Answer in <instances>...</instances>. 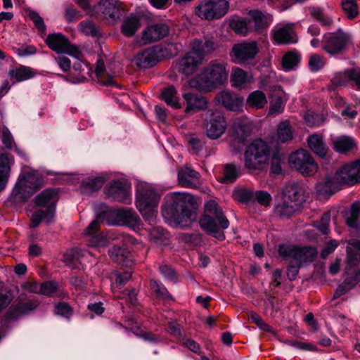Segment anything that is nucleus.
<instances>
[{"label":"nucleus","mask_w":360,"mask_h":360,"mask_svg":"<svg viewBox=\"0 0 360 360\" xmlns=\"http://www.w3.org/2000/svg\"><path fill=\"white\" fill-rule=\"evenodd\" d=\"M162 214L186 226L196 219L198 204L192 195L186 192L168 193L164 198Z\"/></svg>","instance_id":"obj_1"},{"label":"nucleus","mask_w":360,"mask_h":360,"mask_svg":"<svg viewBox=\"0 0 360 360\" xmlns=\"http://www.w3.org/2000/svg\"><path fill=\"white\" fill-rule=\"evenodd\" d=\"M227 65L221 60H212L200 74L189 81L188 85L205 91H210L223 85L228 80Z\"/></svg>","instance_id":"obj_2"},{"label":"nucleus","mask_w":360,"mask_h":360,"mask_svg":"<svg viewBox=\"0 0 360 360\" xmlns=\"http://www.w3.org/2000/svg\"><path fill=\"white\" fill-rule=\"evenodd\" d=\"M278 252L289 263L287 275L290 281L296 278L301 266L312 262L317 254L316 249L313 247H299L287 244L280 245Z\"/></svg>","instance_id":"obj_3"},{"label":"nucleus","mask_w":360,"mask_h":360,"mask_svg":"<svg viewBox=\"0 0 360 360\" xmlns=\"http://www.w3.org/2000/svg\"><path fill=\"white\" fill-rule=\"evenodd\" d=\"M201 229L207 234L219 240L225 239L223 230L229 226V221L224 215L221 208L214 200L205 203L204 214L199 221Z\"/></svg>","instance_id":"obj_4"},{"label":"nucleus","mask_w":360,"mask_h":360,"mask_svg":"<svg viewBox=\"0 0 360 360\" xmlns=\"http://www.w3.org/2000/svg\"><path fill=\"white\" fill-rule=\"evenodd\" d=\"M160 195L146 182H139L136 186V205L143 219L149 224L155 222L158 213Z\"/></svg>","instance_id":"obj_5"},{"label":"nucleus","mask_w":360,"mask_h":360,"mask_svg":"<svg viewBox=\"0 0 360 360\" xmlns=\"http://www.w3.org/2000/svg\"><path fill=\"white\" fill-rule=\"evenodd\" d=\"M58 193L55 189L47 188L38 194L34 202L41 208L32 216V226L37 227L41 221L50 223L55 215Z\"/></svg>","instance_id":"obj_6"},{"label":"nucleus","mask_w":360,"mask_h":360,"mask_svg":"<svg viewBox=\"0 0 360 360\" xmlns=\"http://www.w3.org/2000/svg\"><path fill=\"white\" fill-rule=\"evenodd\" d=\"M269 155V148L262 139H256L249 144L245 151V167L248 169H260Z\"/></svg>","instance_id":"obj_7"},{"label":"nucleus","mask_w":360,"mask_h":360,"mask_svg":"<svg viewBox=\"0 0 360 360\" xmlns=\"http://www.w3.org/2000/svg\"><path fill=\"white\" fill-rule=\"evenodd\" d=\"M98 218L110 225L122 224L130 228H138L141 219L134 211L131 209H109L98 214Z\"/></svg>","instance_id":"obj_8"},{"label":"nucleus","mask_w":360,"mask_h":360,"mask_svg":"<svg viewBox=\"0 0 360 360\" xmlns=\"http://www.w3.org/2000/svg\"><path fill=\"white\" fill-rule=\"evenodd\" d=\"M229 8L226 0H203L195 8V13L201 19L212 20L224 16Z\"/></svg>","instance_id":"obj_9"},{"label":"nucleus","mask_w":360,"mask_h":360,"mask_svg":"<svg viewBox=\"0 0 360 360\" xmlns=\"http://www.w3.org/2000/svg\"><path fill=\"white\" fill-rule=\"evenodd\" d=\"M351 41L349 33L338 29L337 32L326 33L323 36V49L330 55L343 52Z\"/></svg>","instance_id":"obj_10"},{"label":"nucleus","mask_w":360,"mask_h":360,"mask_svg":"<svg viewBox=\"0 0 360 360\" xmlns=\"http://www.w3.org/2000/svg\"><path fill=\"white\" fill-rule=\"evenodd\" d=\"M289 163L304 176H312L318 170L313 157L303 149L292 153L289 157Z\"/></svg>","instance_id":"obj_11"},{"label":"nucleus","mask_w":360,"mask_h":360,"mask_svg":"<svg viewBox=\"0 0 360 360\" xmlns=\"http://www.w3.org/2000/svg\"><path fill=\"white\" fill-rule=\"evenodd\" d=\"M39 186V181L34 175L25 174L19 177L12 191V195L15 200L26 201Z\"/></svg>","instance_id":"obj_12"},{"label":"nucleus","mask_w":360,"mask_h":360,"mask_svg":"<svg viewBox=\"0 0 360 360\" xmlns=\"http://www.w3.org/2000/svg\"><path fill=\"white\" fill-rule=\"evenodd\" d=\"M38 304L37 300L27 298L25 295H20L13 301L6 311V320L9 321H16L22 316L33 311Z\"/></svg>","instance_id":"obj_13"},{"label":"nucleus","mask_w":360,"mask_h":360,"mask_svg":"<svg viewBox=\"0 0 360 360\" xmlns=\"http://www.w3.org/2000/svg\"><path fill=\"white\" fill-rule=\"evenodd\" d=\"M259 51V49L255 41H243L232 46L231 56L234 62L244 63L254 59Z\"/></svg>","instance_id":"obj_14"},{"label":"nucleus","mask_w":360,"mask_h":360,"mask_svg":"<svg viewBox=\"0 0 360 360\" xmlns=\"http://www.w3.org/2000/svg\"><path fill=\"white\" fill-rule=\"evenodd\" d=\"M107 196L115 201L129 204L131 198V184L126 179L113 180L105 188Z\"/></svg>","instance_id":"obj_15"},{"label":"nucleus","mask_w":360,"mask_h":360,"mask_svg":"<svg viewBox=\"0 0 360 360\" xmlns=\"http://www.w3.org/2000/svg\"><path fill=\"white\" fill-rule=\"evenodd\" d=\"M46 43L51 50L58 53H68L76 58H79L81 55L78 49L72 45L61 34H49L46 39Z\"/></svg>","instance_id":"obj_16"},{"label":"nucleus","mask_w":360,"mask_h":360,"mask_svg":"<svg viewBox=\"0 0 360 360\" xmlns=\"http://www.w3.org/2000/svg\"><path fill=\"white\" fill-rule=\"evenodd\" d=\"M202 54L191 50L185 54L178 62V70L186 76L193 74L198 68L202 63Z\"/></svg>","instance_id":"obj_17"},{"label":"nucleus","mask_w":360,"mask_h":360,"mask_svg":"<svg viewBox=\"0 0 360 360\" xmlns=\"http://www.w3.org/2000/svg\"><path fill=\"white\" fill-rule=\"evenodd\" d=\"M226 122L220 112H212L206 122V133L209 138L217 139L226 131Z\"/></svg>","instance_id":"obj_18"},{"label":"nucleus","mask_w":360,"mask_h":360,"mask_svg":"<svg viewBox=\"0 0 360 360\" xmlns=\"http://www.w3.org/2000/svg\"><path fill=\"white\" fill-rule=\"evenodd\" d=\"M96 9L112 22L121 18L124 11L122 3L117 0H101Z\"/></svg>","instance_id":"obj_19"},{"label":"nucleus","mask_w":360,"mask_h":360,"mask_svg":"<svg viewBox=\"0 0 360 360\" xmlns=\"http://www.w3.org/2000/svg\"><path fill=\"white\" fill-rule=\"evenodd\" d=\"M102 221L98 215L97 219L94 220L88 227L84 231L83 234L86 237L89 245L94 248H103L108 245V240L106 238L98 233L99 222Z\"/></svg>","instance_id":"obj_20"},{"label":"nucleus","mask_w":360,"mask_h":360,"mask_svg":"<svg viewBox=\"0 0 360 360\" xmlns=\"http://www.w3.org/2000/svg\"><path fill=\"white\" fill-rule=\"evenodd\" d=\"M169 32L168 25L163 22L154 23L148 26L142 32V40L145 44L159 41Z\"/></svg>","instance_id":"obj_21"},{"label":"nucleus","mask_w":360,"mask_h":360,"mask_svg":"<svg viewBox=\"0 0 360 360\" xmlns=\"http://www.w3.org/2000/svg\"><path fill=\"white\" fill-rule=\"evenodd\" d=\"M183 98L186 105L184 112L186 114L195 113L207 107L206 98L198 94L186 93L183 94Z\"/></svg>","instance_id":"obj_22"},{"label":"nucleus","mask_w":360,"mask_h":360,"mask_svg":"<svg viewBox=\"0 0 360 360\" xmlns=\"http://www.w3.org/2000/svg\"><path fill=\"white\" fill-rule=\"evenodd\" d=\"M281 196L290 201V203L297 205L299 208L304 202V189L296 183L286 184L282 191Z\"/></svg>","instance_id":"obj_23"},{"label":"nucleus","mask_w":360,"mask_h":360,"mask_svg":"<svg viewBox=\"0 0 360 360\" xmlns=\"http://www.w3.org/2000/svg\"><path fill=\"white\" fill-rule=\"evenodd\" d=\"M218 103L231 111H238L243 104V98L229 91H222L216 97Z\"/></svg>","instance_id":"obj_24"},{"label":"nucleus","mask_w":360,"mask_h":360,"mask_svg":"<svg viewBox=\"0 0 360 360\" xmlns=\"http://www.w3.org/2000/svg\"><path fill=\"white\" fill-rule=\"evenodd\" d=\"M108 254L110 259L119 264L126 266H131L133 264L132 255L125 248L114 245L109 250Z\"/></svg>","instance_id":"obj_25"},{"label":"nucleus","mask_w":360,"mask_h":360,"mask_svg":"<svg viewBox=\"0 0 360 360\" xmlns=\"http://www.w3.org/2000/svg\"><path fill=\"white\" fill-rule=\"evenodd\" d=\"M158 62V54L155 49L149 48L139 53L134 58V63L140 68H149Z\"/></svg>","instance_id":"obj_26"},{"label":"nucleus","mask_w":360,"mask_h":360,"mask_svg":"<svg viewBox=\"0 0 360 360\" xmlns=\"http://www.w3.org/2000/svg\"><path fill=\"white\" fill-rule=\"evenodd\" d=\"M346 274L347 277L345 281L338 287L335 293L334 297L338 298L345 294L347 291L350 290L360 282V269L356 271L354 274H351L348 268H346Z\"/></svg>","instance_id":"obj_27"},{"label":"nucleus","mask_w":360,"mask_h":360,"mask_svg":"<svg viewBox=\"0 0 360 360\" xmlns=\"http://www.w3.org/2000/svg\"><path fill=\"white\" fill-rule=\"evenodd\" d=\"M294 24L288 23L274 32L273 37L277 44H292L297 41L294 32Z\"/></svg>","instance_id":"obj_28"},{"label":"nucleus","mask_w":360,"mask_h":360,"mask_svg":"<svg viewBox=\"0 0 360 360\" xmlns=\"http://www.w3.org/2000/svg\"><path fill=\"white\" fill-rule=\"evenodd\" d=\"M199 178L200 174L188 167H184L178 172L179 184L183 187L193 188L195 186Z\"/></svg>","instance_id":"obj_29"},{"label":"nucleus","mask_w":360,"mask_h":360,"mask_svg":"<svg viewBox=\"0 0 360 360\" xmlns=\"http://www.w3.org/2000/svg\"><path fill=\"white\" fill-rule=\"evenodd\" d=\"M73 70L75 72V76L73 73L68 75L67 79L72 83H80L87 79V76L90 75L91 68L89 64L84 63L81 60H78L73 64Z\"/></svg>","instance_id":"obj_30"},{"label":"nucleus","mask_w":360,"mask_h":360,"mask_svg":"<svg viewBox=\"0 0 360 360\" xmlns=\"http://www.w3.org/2000/svg\"><path fill=\"white\" fill-rule=\"evenodd\" d=\"M14 163L13 157L7 153L0 155V191L4 190L8 183L11 167Z\"/></svg>","instance_id":"obj_31"},{"label":"nucleus","mask_w":360,"mask_h":360,"mask_svg":"<svg viewBox=\"0 0 360 360\" xmlns=\"http://www.w3.org/2000/svg\"><path fill=\"white\" fill-rule=\"evenodd\" d=\"M300 208L297 205L290 203L282 196L276 201L274 211L276 216L288 219L291 217Z\"/></svg>","instance_id":"obj_32"},{"label":"nucleus","mask_w":360,"mask_h":360,"mask_svg":"<svg viewBox=\"0 0 360 360\" xmlns=\"http://www.w3.org/2000/svg\"><path fill=\"white\" fill-rule=\"evenodd\" d=\"M248 14L250 18L248 20L252 21V32H262L271 21L269 15L258 10L250 11Z\"/></svg>","instance_id":"obj_33"},{"label":"nucleus","mask_w":360,"mask_h":360,"mask_svg":"<svg viewBox=\"0 0 360 360\" xmlns=\"http://www.w3.org/2000/svg\"><path fill=\"white\" fill-rule=\"evenodd\" d=\"M309 148L321 158L326 157L328 147L321 134H314L309 136L307 138Z\"/></svg>","instance_id":"obj_34"},{"label":"nucleus","mask_w":360,"mask_h":360,"mask_svg":"<svg viewBox=\"0 0 360 360\" xmlns=\"http://www.w3.org/2000/svg\"><path fill=\"white\" fill-rule=\"evenodd\" d=\"M316 191L319 195H331L342 188L340 183L338 182L335 176L333 178L328 176L316 185Z\"/></svg>","instance_id":"obj_35"},{"label":"nucleus","mask_w":360,"mask_h":360,"mask_svg":"<svg viewBox=\"0 0 360 360\" xmlns=\"http://www.w3.org/2000/svg\"><path fill=\"white\" fill-rule=\"evenodd\" d=\"M251 125L247 120H236L232 126L231 136L243 142L251 133Z\"/></svg>","instance_id":"obj_36"},{"label":"nucleus","mask_w":360,"mask_h":360,"mask_svg":"<svg viewBox=\"0 0 360 360\" xmlns=\"http://www.w3.org/2000/svg\"><path fill=\"white\" fill-rule=\"evenodd\" d=\"M253 80L252 75L239 68L233 69L231 75V85L236 88H243Z\"/></svg>","instance_id":"obj_37"},{"label":"nucleus","mask_w":360,"mask_h":360,"mask_svg":"<svg viewBox=\"0 0 360 360\" xmlns=\"http://www.w3.org/2000/svg\"><path fill=\"white\" fill-rule=\"evenodd\" d=\"M140 27V18L136 14L131 13L124 20L121 26V32L125 37H131Z\"/></svg>","instance_id":"obj_38"},{"label":"nucleus","mask_w":360,"mask_h":360,"mask_svg":"<svg viewBox=\"0 0 360 360\" xmlns=\"http://www.w3.org/2000/svg\"><path fill=\"white\" fill-rule=\"evenodd\" d=\"M338 182L342 185H354L356 184L354 172L351 163L345 164L335 174Z\"/></svg>","instance_id":"obj_39"},{"label":"nucleus","mask_w":360,"mask_h":360,"mask_svg":"<svg viewBox=\"0 0 360 360\" xmlns=\"http://www.w3.org/2000/svg\"><path fill=\"white\" fill-rule=\"evenodd\" d=\"M216 48L213 37H205L203 39H195L192 42V50L202 54L203 58L205 55L211 53Z\"/></svg>","instance_id":"obj_40"},{"label":"nucleus","mask_w":360,"mask_h":360,"mask_svg":"<svg viewBox=\"0 0 360 360\" xmlns=\"http://www.w3.org/2000/svg\"><path fill=\"white\" fill-rule=\"evenodd\" d=\"M333 147L340 153H347L357 147V141L353 137L341 136L333 141Z\"/></svg>","instance_id":"obj_41"},{"label":"nucleus","mask_w":360,"mask_h":360,"mask_svg":"<svg viewBox=\"0 0 360 360\" xmlns=\"http://www.w3.org/2000/svg\"><path fill=\"white\" fill-rule=\"evenodd\" d=\"M106 179L107 177L103 174L85 179L82 184V192L90 194L99 190L103 186Z\"/></svg>","instance_id":"obj_42"},{"label":"nucleus","mask_w":360,"mask_h":360,"mask_svg":"<svg viewBox=\"0 0 360 360\" xmlns=\"http://www.w3.org/2000/svg\"><path fill=\"white\" fill-rule=\"evenodd\" d=\"M8 75L11 79L18 82L33 78L36 72L30 67L21 65L16 68L10 70Z\"/></svg>","instance_id":"obj_43"},{"label":"nucleus","mask_w":360,"mask_h":360,"mask_svg":"<svg viewBox=\"0 0 360 360\" xmlns=\"http://www.w3.org/2000/svg\"><path fill=\"white\" fill-rule=\"evenodd\" d=\"M87 252L79 248L70 250L64 255V262L66 265L75 269L78 268L79 259L81 257L85 256Z\"/></svg>","instance_id":"obj_44"},{"label":"nucleus","mask_w":360,"mask_h":360,"mask_svg":"<svg viewBox=\"0 0 360 360\" xmlns=\"http://www.w3.org/2000/svg\"><path fill=\"white\" fill-rule=\"evenodd\" d=\"M247 104L256 109L263 108L267 103L265 94L259 90L251 92L247 98Z\"/></svg>","instance_id":"obj_45"},{"label":"nucleus","mask_w":360,"mask_h":360,"mask_svg":"<svg viewBox=\"0 0 360 360\" xmlns=\"http://www.w3.org/2000/svg\"><path fill=\"white\" fill-rule=\"evenodd\" d=\"M230 27L236 33L245 36L252 32V21L241 19H233L230 22Z\"/></svg>","instance_id":"obj_46"},{"label":"nucleus","mask_w":360,"mask_h":360,"mask_svg":"<svg viewBox=\"0 0 360 360\" xmlns=\"http://www.w3.org/2000/svg\"><path fill=\"white\" fill-rule=\"evenodd\" d=\"M277 140L281 143L288 142L293 139V131L289 121L281 122L277 128Z\"/></svg>","instance_id":"obj_47"},{"label":"nucleus","mask_w":360,"mask_h":360,"mask_svg":"<svg viewBox=\"0 0 360 360\" xmlns=\"http://www.w3.org/2000/svg\"><path fill=\"white\" fill-rule=\"evenodd\" d=\"M176 94V89L173 86H169L162 90V98L167 105L177 109L181 108V104Z\"/></svg>","instance_id":"obj_48"},{"label":"nucleus","mask_w":360,"mask_h":360,"mask_svg":"<svg viewBox=\"0 0 360 360\" xmlns=\"http://www.w3.org/2000/svg\"><path fill=\"white\" fill-rule=\"evenodd\" d=\"M300 61V56L295 51L287 52L282 58L283 68L285 71L295 70Z\"/></svg>","instance_id":"obj_49"},{"label":"nucleus","mask_w":360,"mask_h":360,"mask_svg":"<svg viewBox=\"0 0 360 360\" xmlns=\"http://www.w3.org/2000/svg\"><path fill=\"white\" fill-rule=\"evenodd\" d=\"M309 11L310 15L322 26L330 27L333 25V19L324 13L323 8L311 6L309 8Z\"/></svg>","instance_id":"obj_50"},{"label":"nucleus","mask_w":360,"mask_h":360,"mask_svg":"<svg viewBox=\"0 0 360 360\" xmlns=\"http://www.w3.org/2000/svg\"><path fill=\"white\" fill-rule=\"evenodd\" d=\"M341 8L349 20L356 18L359 15V7L356 0H342Z\"/></svg>","instance_id":"obj_51"},{"label":"nucleus","mask_w":360,"mask_h":360,"mask_svg":"<svg viewBox=\"0 0 360 360\" xmlns=\"http://www.w3.org/2000/svg\"><path fill=\"white\" fill-rule=\"evenodd\" d=\"M150 240L157 245H162L169 238L168 232L162 227L156 226L149 231Z\"/></svg>","instance_id":"obj_52"},{"label":"nucleus","mask_w":360,"mask_h":360,"mask_svg":"<svg viewBox=\"0 0 360 360\" xmlns=\"http://www.w3.org/2000/svg\"><path fill=\"white\" fill-rule=\"evenodd\" d=\"M239 176V167L232 164H227L224 167V175L220 179L221 183H233Z\"/></svg>","instance_id":"obj_53"},{"label":"nucleus","mask_w":360,"mask_h":360,"mask_svg":"<svg viewBox=\"0 0 360 360\" xmlns=\"http://www.w3.org/2000/svg\"><path fill=\"white\" fill-rule=\"evenodd\" d=\"M360 203L354 202L351 207L349 216L347 218V224L352 228H357L360 230Z\"/></svg>","instance_id":"obj_54"},{"label":"nucleus","mask_w":360,"mask_h":360,"mask_svg":"<svg viewBox=\"0 0 360 360\" xmlns=\"http://www.w3.org/2000/svg\"><path fill=\"white\" fill-rule=\"evenodd\" d=\"M351 80L349 76V69L343 72H336L331 79L330 89L333 90L339 86H345Z\"/></svg>","instance_id":"obj_55"},{"label":"nucleus","mask_w":360,"mask_h":360,"mask_svg":"<svg viewBox=\"0 0 360 360\" xmlns=\"http://www.w3.org/2000/svg\"><path fill=\"white\" fill-rule=\"evenodd\" d=\"M150 288L155 295L163 300H172V296L169 294L167 288L155 280L150 281Z\"/></svg>","instance_id":"obj_56"},{"label":"nucleus","mask_w":360,"mask_h":360,"mask_svg":"<svg viewBox=\"0 0 360 360\" xmlns=\"http://www.w3.org/2000/svg\"><path fill=\"white\" fill-rule=\"evenodd\" d=\"M326 64V58L321 54L314 53L309 56V67L312 72L322 69Z\"/></svg>","instance_id":"obj_57"},{"label":"nucleus","mask_w":360,"mask_h":360,"mask_svg":"<svg viewBox=\"0 0 360 360\" xmlns=\"http://www.w3.org/2000/svg\"><path fill=\"white\" fill-rule=\"evenodd\" d=\"M254 191L248 188H240L235 191L234 198L236 200L248 203L253 201Z\"/></svg>","instance_id":"obj_58"},{"label":"nucleus","mask_w":360,"mask_h":360,"mask_svg":"<svg viewBox=\"0 0 360 360\" xmlns=\"http://www.w3.org/2000/svg\"><path fill=\"white\" fill-rule=\"evenodd\" d=\"M304 119L309 127L318 126L323 122L324 117L322 114L316 113L313 111H308L305 113Z\"/></svg>","instance_id":"obj_59"},{"label":"nucleus","mask_w":360,"mask_h":360,"mask_svg":"<svg viewBox=\"0 0 360 360\" xmlns=\"http://www.w3.org/2000/svg\"><path fill=\"white\" fill-rule=\"evenodd\" d=\"M253 201L257 202L259 204L267 207L269 206L272 198L270 193L264 191H254Z\"/></svg>","instance_id":"obj_60"},{"label":"nucleus","mask_w":360,"mask_h":360,"mask_svg":"<svg viewBox=\"0 0 360 360\" xmlns=\"http://www.w3.org/2000/svg\"><path fill=\"white\" fill-rule=\"evenodd\" d=\"M79 30L85 35L96 37L98 31L94 23L91 20H84L79 23Z\"/></svg>","instance_id":"obj_61"},{"label":"nucleus","mask_w":360,"mask_h":360,"mask_svg":"<svg viewBox=\"0 0 360 360\" xmlns=\"http://www.w3.org/2000/svg\"><path fill=\"white\" fill-rule=\"evenodd\" d=\"M360 255L356 251L352 250L349 248L347 250V267L349 270L359 264Z\"/></svg>","instance_id":"obj_62"},{"label":"nucleus","mask_w":360,"mask_h":360,"mask_svg":"<svg viewBox=\"0 0 360 360\" xmlns=\"http://www.w3.org/2000/svg\"><path fill=\"white\" fill-rule=\"evenodd\" d=\"M284 104L281 96L272 98L270 102L269 113L278 114L283 112Z\"/></svg>","instance_id":"obj_63"},{"label":"nucleus","mask_w":360,"mask_h":360,"mask_svg":"<svg viewBox=\"0 0 360 360\" xmlns=\"http://www.w3.org/2000/svg\"><path fill=\"white\" fill-rule=\"evenodd\" d=\"M57 290V283L53 281H47L41 284L39 293L44 295H51Z\"/></svg>","instance_id":"obj_64"}]
</instances>
